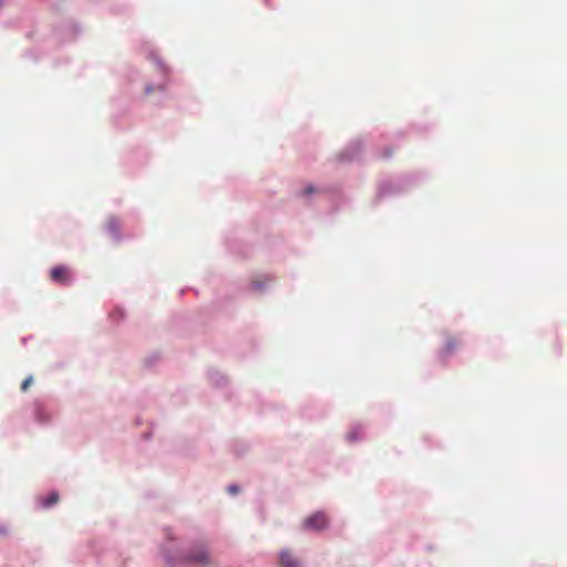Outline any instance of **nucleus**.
I'll return each mask as SVG.
<instances>
[{"instance_id": "nucleus-1", "label": "nucleus", "mask_w": 567, "mask_h": 567, "mask_svg": "<svg viewBox=\"0 0 567 567\" xmlns=\"http://www.w3.org/2000/svg\"><path fill=\"white\" fill-rule=\"evenodd\" d=\"M183 563L208 566L213 564V557L203 544L194 545L181 559Z\"/></svg>"}, {"instance_id": "nucleus-2", "label": "nucleus", "mask_w": 567, "mask_h": 567, "mask_svg": "<svg viewBox=\"0 0 567 567\" xmlns=\"http://www.w3.org/2000/svg\"><path fill=\"white\" fill-rule=\"evenodd\" d=\"M328 517L323 513L318 512L305 519L303 527L306 529L321 530L328 526Z\"/></svg>"}, {"instance_id": "nucleus-3", "label": "nucleus", "mask_w": 567, "mask_h": 567, "mask_svg": "<svg viewBox=\"0 0 567 567\" xmlns=\"http://www.w3.org/2000/svg\"><path fill=\"white\" fill-rule=\"evenodd\" d=\"M50 278L54 282L64 285L70 281V271L65 266H56L51 269Z\"/></svg>"}, {"instance_id": "nucleus-4", "label": "nucleus", "mask_w": 567, "mask_h": 567, "mask_svg": "<svg viewBox=\"0 0 567 567\" xmlns=\"http://www.w3.org/2000/svg\"><path fill=\"white\" fill-rule=\"evenodd\" d=\"M280 565L281 567H299L300 563L289 550H284L280 554Z\"/></svg>"}, {"instance_id": "nucleus-5", "label": "nucleus", "mask_w": 567, "mask_h": 567, "mask_svg": "<svg viewBox=\"0 0 567 567\" xmlns=\"http://www.w3.org/2000/svg\"><path fill=\"white\" fill-rule=\"evenodd\" d=\"M59 502V494L56 492L50 493V495L43 501L44 507H50Z\"/></svg>"}, {"instance_id": "nucleus-6", "label": "nucleus", "mask_w": 567, "mask_h": 567, "mask_svg": "<svg viewBox=\"0 0 567 567\" xmlns=\"http://www.w3.org/2000/svg\"><path fill=\"white\" fill-rule=\"evenodd\" d=\"M458 344V340L455 338H450L445 346H444V352L450 353L454 350V348Z\"/></svg>"}, {"instance_id": "nucleus-7", "label": "nucleus", "mask_w": 567, "mask_h": 567, "mask_svg": "<svg viewBox=\"0 0 567 567\" xmlns=\"http://www.w3.org/2000/svg\"><path fill=\"white\" fill-rule=\"evenodd\" d=\"M33 382V378L32 377H28L25 378L22 383H21V390L22 391H27L29 389V386L32 384Z\"/></svg>"}, {"instance_id": "nucleus-8", "label": "nucleus", "mask_w": 567, "mask_h": 567, "mask_svg": "<svg viewBox=\"0 0 567 567\" xmlns=\"http://www.w3.org/2000/svg\"><path fill=\"white\" fill-rule=\"evenodd\" d=\"M228 492H229L230 494H236V493L238 492V487H237L236 485H230V486L228 487Z\"/></svg>"}, {"instance_id": "nucleus-9", "label": "nucleus", "mask_w": 567, "mask_h": 567, "mask_svg": "<svg viewBox=\"0 0 567 567\" xmlns=\"http://www.w3.org/2000/svg\"><path fill=\"white\" fill-rule=\"evenodd\" d=\"M313 192H315V189L311 186L305 189V194H311Z\"/></svg>"}, {"instance_id": "nucleus-10", "label": "nucleus", "mask_w": 567, "mask_h": 567, "mask_svg": "<svg viewBox=\"0 0 567 567\" xmlns=\"http://www.w3.org/2000/svg\"><path fill=\"white\" fill-rule=\"evenodd\" d=\"M145 92L146 94H150L153 92V89L151 86H146Z\"/></svg>"}, {"instance_id": "nucleus-11", "label": "nucleus", "mask_w": 567, "mask_h": 567, "mask_svg": "<svg viewBox=\"0 0 567 567\" xmlns=\"http://www.w3.org/2000/svg\"><path fill=\"white\" fill-rule=\"evenodd\" d=\"M113 225H114V220H110L109 226L113 227Z\"/></svg>"}]
</instances>
